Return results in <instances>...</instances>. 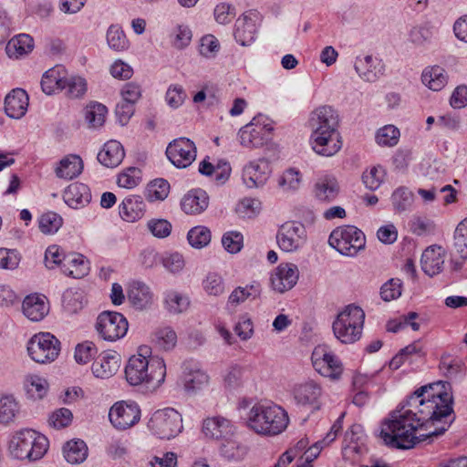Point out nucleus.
Returning <instances> with one entry per match:
<instances>
[{
  "label": "nucleus",
  "instance_id": "31",
  "mask_svg": "<svg viewBox=\"0 0 467 467\" xmlns=\"http://www.w3.org/2000/svg\"><path fill=\"white\" fill-rule=\"evenodd\" d=\"M125 156L124 149L120 142L115 140L106 142L98 154V161L108 168L119 166Z\"/></svg>",
  "mask_w": 467,
  "mask_h": 467
},
{
  "label": "nucleus",
  "instance_id": "47",
  "mask_svg": "<svg viewBox=\"0 0 467 467\" xmlns=\"http://www.w3.org/2000/svg\"><path fill=\"white\" fill-rule=\"evenodd\" d=\"M63 307L68 313L74 314L81 310L86 303L83 292L68 289L63 294Z\"/></svg>",
  "mask_w": 467,
  "mask_h": 467
},
{
  "label": "nucleus",
  "instance_id": "15",
  "mask_svg": "<svg viewBox=\"0 0 467 467\" xmlns=\"http://www.w3.org/2000/svg\"><path fill=\"white\" fill-rule=\"evenodd\" d=\"M202 432L210 440L227 441L235 433V427L230 420L218 415L203 420Z\"/></svg>",
  "mask_w": 467,
  "mask_h": 467
},
{
  "label": "nucleus",
  "instance_id": "51",
  "mask_svg": "<svg viewBox=\"0 0 467 467\" xmlns=\"http://www.w3.org/2000/svg\"><path fill=\"white\" fill-rule=\"evenodd\" d=\"M385 175L386 172L383 167L374 166L363 172L362 182L366 188L370 191H376L383 182Z\"/></svg>",
  "mask_w": 467,
  "mask_h": 467
},
{
  "label": "nucleus",
  "instance_id": "60",
  "mask_svg": "<svg viewBox=\"0 0 467 467\" xmlns=\"http://www.w3.org/2000/svg\"><path fill=\"white\" fill-rule=\"evenodd\" d=\"M243 234L236 231L227 232L222 238V244L224 249L231 254L240 252L243 247Z\"/></svg>",
  "mask_w": 467,
  "mask_h": 467
},
{
  "label": "nucleus",
  "instance_id": "10",
  "mask_svg": "<svg viewBox=\"0 0 467 467\" xmlns=\"http://www.w3.org/2000/svg\"><path fill=\"white\" fill-rule=\"evenodd\" d=\"M314 368L322 376L339 379L343 373V364L327 345L317 346L311 357Z\"/></svg>",
  "mask_w": 467,
  "mask_h": 467
},
{
  "label": "nucleus",
  "instance_id": "7",
  "mask_svg": "<svg viewBox=\"0 0 467 467\" xmlns=\"http://www.w3.org/2000/svg\"><path fill=\"white\" fill-rule=\"evenodd\" d=\"M148 427L160 439L170 440L182 432V417L172 408L158 410L151 415Z\"/></svg>",
  "mask_w": 467,
  "mask_h": 467
},
{
  "label": "nucleus",
  "instance_id": "17",
  "mask_svg": "<svg viewBox=\"0 0 467 467\" xmlns=\"http://www.w3.org/2000/svg\"><path fill=\"white\" fill-rule=\"evenodd\" d=\"M298 277L299 271L296 265L280 264L271 274V286L275 291L284 293L296 285Z\"/></svg>",
  "mask_w": 467,
  "mask_h": 467
},
{
  "label": "nucleus",
  "instance_id": "3",
  "mask_svg": "<svg viewBox=\"0 0 467 467\" xmlns=\"http://www.w3.org/2000/svg\"><path fill=\"white\" fill-rule=\"evenodd\" d=\"M288 423L287 412L274 403H256L249 410L246 417V425L250 430L269 437L282 433Z\"/></svg>",
  "mask_w": 467,
  "mask_h": 467
},
{
  "label": "nucleus",
  "instance_id": "35",
  "mask_svg": "<svg viewBox=\"0 0 467 467\" xmlns=\"http://www.w3.org/2000/svg\"><path fill=\"white\" fill-rule=\"evenodd\" d=\"M34 48V39L27 34H20L11 38L5 47L10 58H20L29 54Z\"/></svg>",
  "mask_w": 467,
  "mask_h": 467
},
{
  "label": "nucleus",
  "instance_id": "2",
  "mask_svg": "<svg viewBox=\"0 0 467 467\" xmlns=\"http://www.w3.org/2000/svg\"><path fill=\"white\" fill-rule=\"evenodd\" d=\"M166 364L162 358L151 355L148 346L139 347L125 367L127 382L134 387H140L147 391H155L165 381Z\"/></svg>",
  "mask_w": 467,
  "mask_h": 467
},
{
  "label": "nucleus",
  "instance_id": "29",
  "mask_svg": "<svg viewBox=\"0 0 467 467\" xmlns=\"http://www.w3.org/2000/svg\"><path fill=\"white\" fill-rule=\"evenodd\" d=\"M354 66L359 77L368 82H374L383 74L381 62L372 56L357 57Z\"/></svg>",
  "mask_w": 467,
  "mask_h": 467
},
{
  "label": "nucleus",
  "instance_id": "32",
  "mask_svg": "<svg viewBox=\"0 0 467 467\" xmlns=\"http://www.w3.org/2000/svg\"><path fill=\"white\" fill-rule=\"evenodd\" d=\"M62 272L73 278H82L89 272V263L78 253L67 254L63 263Z\"/></svg>",
  "mask_w": 467,
  "mask_h": 467
},
{
  "label": "nucleus",
  "instance_id": "20",
  "mask_svg": "<svg viewBox=\"0 0 467 467\" xmlns=\"http://www.w3.org/2000/svg\"><path fill=\"white\" fill-rule=\"evenodd\" d=\"M446 252L440 245H431L424 250L420 259L422 271L429 276H434L443 270Z\"/></svg>",
  "mask_w": 467,
  "mask_h": 467
},
{
  "label": "nucleus",
  "instance_id": "36",
  "mask_svg": "<svg viewBox=\"0 0 467 467\" xmlns=\"http://www.w3.org/2000/svg\"><path fill=\"white\" fill-rule=\"evenodd\" d=\"M422 83L434 91L441 90L448 82L445 69L440 66L426 67L421 74Z\"/></svg>",
  "mask_w": 467,
  "mask_h": 467
},
{
  "label": "nucleus",
  "instance_id": "59",
  "mask_svg": "<svg viewBox=\"0 0 467 467\" xmlns=\"http://www.w3.org/2000/svg\"><path fill=\"white\" fill-rule=\"evenodd\" d=\"M66 256L67 254L58 245H50L45 253L46 266L49 269H53L57 266L62 268Z\"/></svg>",
  "mask_w": 467,
  "mask_h": 467
},
{
  "label": "nucleus",
  "instance_id": "42",
  "mask_svg": "<svg viewBox=\"0 0 467 467\" xmlns=\"http://www.w3.org/2000/svg\"><path fill=\"white\" fill-rule=\"evenodd\" d=\"M19 412V405L13 395H0V423L13 421Z\"/></svg>",
  "mask_w": 467,
  "mask_h": 467
},
{
  "label": "nucleus",
  "instance_id": "49",
  "mask_svg": "<svg viewBox=\"0 0 467 467\" xmlns=\"http://www.w3.org/2000/svg\"><path fill=\"white\" fill-rule=\"evenodd\" d=\"M391 202L394 209L399 212L408 210L413 202V194L406 187H399L391 195Z\"/></svg>",
  "mask_w": 467,
  "mask_h": 467
},
{
  "label": "nucleus",
  "instance_id": "48",
  "mask_svg": "<svg viewBox=\"0 0 467 467\" xmlns=\"http://www.w3.org/2000/svg\"><path fill=\"white\" fill-rule=\"evenodd\" d=\"M190 305L189 298L176 291H170L165 296V306L170 313L180 314Z\"/></svg>",
  "mask_w": 467,
  "mask_h": 467
},
{
  "label": "nucleus",
  "instance_id": "55",
  "mask_svg": "<svg viewBox=\"0 0 467 467\" xmlns=\"http://www.w3.org/2000/svg\"><path fill=\"white\" fill-rule=\"evenodd\" d=\"M402 282L399 278H391L384 283L380 288V296L386 301L397 299L401 296Z\"/></svg>",
  "mask_w": 467,
  "mask_h": 467
},
{
  "label": "nucleus",
  "instance_id": "8",
  "mask_svg": "<svg viewBox=\"0 0 467 467\" xmlns=\"http://www.w3.org/2000/svg\"><path fill=\"white\" fill-rule=\"evenodd\" d=\"M128 328L127 318L119 312L104 311L97 317L96 330L105 341L115 342L124 337Z\"/></svg>",
  "mask_w": 467,
  "mask_h": 467
},
{
  "label": "nucleus",
  "instance_id": "21",
  "mask_svg": "<svg viewBox=\"0 0 467 467\" xmlns=\"http://www.w3.org/2000/svg\"><path fill=\"white\" fill-rule=\"evenodd\" d=\"M120 366V357L116 351H104L99 355L92 364V372L97 378L112 377Z\"/></svg>",
  "mask_w": 467,
  "mask_h": 467
},
{
  "label": "nucleus",
  "instance_id": "58",
  "mask_svg": "<svg viewBox=\"0 0 467 467\" xmlns=\"http://www.w3.org/2000/svg\"><path fill=\"white\" fill-rule=\"evenodd\" d=\"M140 170L135 167H130L118 176L117 183L119 187L131 189L136 187L140 182Z\"/></svg>",
  "mask_w": 467,
  "mask_h": 467
},
{
  "label": "nucleus",
  "instance_id": "54",
  "mask_svg": "<svg viewBox=\"0 0 467 467\" xmlns=\"http://www.w3.org/2000/svg\"><path fill=\"white\" fill-rule=\"evenodd\" d=\"M202 287L208 295L214 296L223 295L225 289L223 278L217 273H209L202 281Z\"/></svg>",
  "mask_w": 467,
  "mask_h": 467
},
{
  "label": "nucleus",
  "instance_id": "13",
  "mask_svg": "<svg viewBox=\"0 0 467 467\" xmlns=\"http://www.w3.org/2000/svg\"><path fill=\"white\" fill-rule=\"evenodd\" d=\"M166 155L175 167L184 169L196 159V147L190 139L178 138L169 143Z\"/></svg>",
  "mask_w": 467,
  "mask_h": 467
},
{
  "label": "nucleus",
  "instance_id": "40",
  "mask_svg": "<svg viewBox=\"0 0 467 467\" xmlns=\"http://www.w3.org/2000/svg\"><path fill=\"white\" fill-rule=\"evenodd\" d=\"M453 249L463 261H467V217L462 219L453 233Z\"/></svg>",
  "mask_w": 467,
  "mask_h": 467
},
{
  "label": "nucleus",
  "instance_id": "30",
  "mask_svg": "<svg viewBox=\"0 0 467 467\" xmlns=\"http://www.w3.org/2000/svg\"><path fill=\"white\" fill-rule=\"evenodd\" d=\"M294 398L301 405H317L322 395L321 387L313 380L306 381L295 386Z\"/></svg>",
  "mask_w": 467,
  "mask_h": 467
},
{
  "label": "nucleus",
  "instance_id": "14",
  "mask_svg": "<svg viewBox=\"0 0 467 467\" xmlns=\"http://www.w3.org/2000/svg\"><path fill=\"white\" fill-rule=\"evenodd\" d=\"M312 150L318 155L332 157L342 148V137L339 130H328L310 135Z\"/></svg>",
  "mask_w": 467,
  "mask_h": 467
},
{
  "label": "nucleus",
  "instance_id": "23",
  "mask_svg": "<svg viewBox=\"0 0 467 467\" xmlns=\"http://www.w3.org/2000/svg\"><path fill=\"white\" fill-rule=\"evenodd\" d=\"M127 297L130 305L138 310L150 307L153 302V294L150 287L140 281H133L129 285Z\"/></svg>",
  "mask_w": 467,
  "mask_h": 467
},
{
  "label": "nucleus",
  "instance_id": "34",
  "mask_svg": "<svg viewBox=\"0 0 467 467\" xmlns=\"http://www.w3.org/2000/svg\"><path fill=\"white\" fill-rule=\"evenodd\" d=\"M66 73L63 67H55L48 69L42 77L41 88L47 94L65 89Z\"/></svg>",
  "mask_w": 467,
  "mask_h": 467
},
{
  "label": "nucleus",
  "instance_id": "19",
  "mask_svg": "<svg viewBox=\"0 0 467 467\" xmlns=\"http://www.w3.org/2000/svg\"><path fill=\"white\" fill-rule=\"evenodd\" d=\"M311 134L328 130H338L339 117L330 106H322L314 110L310 118Z\"/></svg>",
  "mask_w": 467,
  "mask_h": 467
},
{
  "label": "nucleus",
  "instance_id": "25",
  "mask_svg": "<svg viewBox=\"0 0 467 467\" xmlns=\"http://www.w3.org/2000/svg\"><path fill=\"white\" fill-rule=\"evenodd\" d=\"M64 202L73 209H80L91 201V192L88 185L80 182L71 183L63 193Z\"/></svg>",
  "mask_w": 467,
  "mask_h": 467
},
{
  "label": "nucleus",
  "instance_id": "28",
  "mask_svg": "<svg viewBox=\"0 0 467 467\" xmlns=\"http://www.w3.org/2000/svg\"><path fill=\"white\" fill-rule=\"evenodd\" d=\"M208 204V194L202 189L188 192L181 202L182 209L187 214H199L206 210Z\"/></svg>",
  "mask_w": 467,
  "mask_h": 467
},
{
  "label": "nucleus",
  "instance_id": "62",
  "mask_svg": "<svg viewBox=\"0 0 467 467\" xmlns=\"http://www.w3.org/2000/svg\"><path fill=\"white\" fill-rule=\"evenodd\" d=\"M20 259V254L16 250L0 248V268L14 270L18 266Z\"/></svg>",
  "mask_w": 467,
  "mask_h": 467
},
{
  "label": "nucleus",
  "instance_id": "33",
  "mask_svg": "<svg viewBox=\"0 0 467 467\" xmlns=\"http://www.w3.org/2000/svg\"><path fill=\"white\" fill-rule=\"evenodd\" d=\"M49 307L44 296L29 295L23 301V313L32 321H40L48 313Z\"/></svg>",
  "mask_w": 467,
  "mask_h": 467
},
{
  "label": "nucleus",
  "instance_id": "38",
  "mask_svg": "<svg viewBox=\"0 0 467 467\" xmlns=\"http://www.w3.org/2000/svg\"><path fill=\"white\" fill-rule=\"evenodd\" d=\"M83 170V161L78 155H68L62 159L58 167L56 169V174L58 178L72 180L78 177Z\"/></svg>",
  "mask_w": 467,
  "mask_h": 467
},
{
  "label": "nucleus",
  "instance_id": "64",
  "mask_svg": "<svg viewBox=\"0 0 467 467\" xmlns=\"http://www.w3.org/2000/svg\"><path fill=\"white\" fill-rule=\"evenodd\" d=\"M185 99V90L180 85L171 86L166 92V101L171 108H179Z\"/></svg>",
  "mask_w": 467,
  "mask_h": 467
},
{
  "label": "nucleus",
  "instance_id": "4",
  "mask_svg": "<svg viewBox=\"0 0 467 467\" xmlns=\"http://www.w3.org/2000/svg\"><path fill=\"white\" fill-rule=\"evenodd\" d=\"M364 322V310L354 304L348 305L332 324L334 336L342 344H354L362 336Z\"/></svg>",
  "mask_w": 467,
  "mask_h": 467
},
{
  "label": "nucleus",
  "instance_id": "6",
  "mask_svg": "<svg viewBox=\"0 0 467 467\" xmlns=\"http://www.w3.org/2000/svg\"><path fill=\"white\" fill-rule=\"evenodd\" d=\"M329 244L343 255L355 256L366 245L364 233L353 225L337 227L328 238Z\"/></svg>",
  "mask_w": 467,
  "mask_h": 467
},
{
  "label": "nucleus",
  "instance_id": "43",
  "mask_svg": "<svg viewBox=\"0 0 467 467\" xmlns=\"http://www.w3.org/2000/svg\"><path fill=\"white\" fill-rule=\"evenodd\" d=\"M25 387L27 394L34 400H40L46 396L48 390L47 381L36 375L28 376Z\"/></svg>",
  "mask_w": 467,
  "mask_h": 467
},
{
  "label": "nucleus",
  "instance_id": "56",
  "mask_svg": "<svg viewBox=\"0 0 467 467\" xmlns=\"http://www.w3.org/2000/svg\"><path fill=\"white\" fill-rule=\"evenodd\" d=\"M66 94L70 99L82 97L87 91V83L83 78L71 77L66 78L65 82Z\"/></svg>",
  "mask_w": 467,
  "mask_h": 467
},
{
  "label": "nucleus",
  "instance_id": "26",
  "mask_svg": "<svg viewBox=\"0 0 467 467\" xmlns=\"http://www.w3.org/2000/svg\"><path fill=\"white\" fill-rule=\"evenodd\" d=\"M28 107V96L22 88L13 89L5 99V111L13 119L23 117Z\"/></svg>",
  "mask_w": 467,
  "mask_h": 467
},
{
  "label": "nucleus",
  "instance_id": "63",
  "mask_svg": "<svg viewBox=\"0 0 467 467\" xmlns=\"http://www.w3.org/2000/svg\"><path fill=\"white\" fill-rule=\"evenodd\" d=\"M97 348L93 342L78 344L75 349V359L79 364H87L96 355Z\"/></svg>",
  "mask_w": 467,
  "mask_h": 467
},
{
  "label": "nucleus",
  "instance_id": "39",
  "mask_svg": "<svg viewBox=\"0 0 467 467\" xmlns=\"http://www.w3.org/2000/svg\"><path fill=\"white\" fill-rule=\"evenodd\" d=\"M261 286L258 283L254 282L245 286H237L229 296L227 305L237 306L244 303L247 299H257L261 296Z\"/></svg>",
  "mask_w": 467,
  "mask_h": 467
},
{
  "label": "nucleus",
  "instance_id": "27",
  "mask_svg": "<svg viewBox=\"0 0 467 467\" xmlns=\"http://www.w3.org/2000/svg\"><path fill=\"white\" fill-rule=\"evenodd\" d=\"M120 217L127 222H136L143 217L146 205L140 195H130L122 201L119 207Z\"/></svg>",
  "mask_w": 467,
  "mask_h": 467
},
{
  "label": "nucleus",
  "instance_id": "46",
  "mask_svg": "<svg viewBox=\"0 0 467 467\" xmlns=\"http://www.w3.org/2000/svg\"><path fill=\"white\" fill-rule=\"evenodd\" d=\"M109 47L115 51H123L129 47V40L124 31L116 25H111L107 31Z\"/></svg>",
  "mask_w": 467,
  "mask_h": 467
},
{
  "label": "nucleus",
  "instance_id": "22",
  "mask_svg": "<svg viewBox=\"0 0 467 467\" xmlns=\"http://www.w3.org/2000/svg\"><path fill=\"white\" fill-rule=\"evenodd\" d=\"M269 130L265 126L254 124L253 121L239 130L241 145L246 148H258L268 140Z\"/></svg>",
  "mask_w": 467,
  "mask_h": 467
},
{
  "label": "nucleus",
  "instance_id": "50",
  "mask_svg": "<svg viewBox=\"0 0 467 467\" xmlns=\"http://www.w3.org/2000/svg\"><path fill=\"white\" fill-rule=\"evenodd\" d=\"M38 223L43 234H51L57 233L62 226L63 219L54 212H47L40 216Z\"/></svg>",
  "mask_w": 467,
  "mask_h": 467
},
{
  "label": "nucleus",
  "instance_id": "16",
  "mask_svg": "<svg viewBox=\"0 0 467 467\" xmlns=\"http://www.w3.org/2000/svg\"><path fill=\"white\" fill-rule=\"evenodd\" d=\"M258 16L255 10H249L236 19L234 36L241 46H249L254 41Z\"/></svg>",
  "mask_w": 467,
  "mask_h": 467
},
{
  "label": "nucleus",
  "instance_id": "5",
  "mask_svg": "<svg viewBox=\"0 0 467 467\" xmlns=\"http://www.w3.org/2000/svg\"><path fill=\"white\" fill-rule=\"evenodd\" d=\"M48 449V440L33 430L16 432L10 440L8 451L17 460L36 461L41 459Z\"/></svg>",
  "mask_w": 467,
  "mask_h": 467
},
{
  "label": "nucleus",
  "instance_id": "41",
  "mask_svg": "<svg viewBox=\"0 0 467 467\" xmlns=\"http://www.w3.org/2000/svg\"><path fill=\"white\" fill-rule=\"evenodd\" d=\"M107 113L106 106L99 102H93L85 108V119L89 128L97 129L104 124Z\"/></svg>",
  "mask_w": 467,
  "mask_h": 467
},
{
  "label": "nucleus",
  "instance_id": "18",
  "mask_svg": "<svg viewBox=\"0 0 467 467\" xmlns=\"http://www.w3.org/2000/svg\"><path fill=\"white\" fill-rule=\"evenodd\" d=\"M272 172L270 162L264 158L250 161L243 170V181L248 188L263 186Z\"/></svg>",
  "mask_w": 467,
  "mask_h": 467
},
{
  "label": "nucleus",
  "instance_id": "1",
  "mask_svg": "<svg viewBox=\"0 0 467 467\" xmlns=\"http://www.w3.org/2000/svg\"><path fill=\"white\" fill-rule=\"evenodd\" d=\"M452 413L451 394L423 386L384 420L380 437L391 448L409 450L443 434L454 420Z\"/></svg>",
  "mask_w": 467,
  "mask_h": 467
},
{
  "label": "nucleus",
  "instance_id": "57",
  "mask_svg": "<svg viewBox=\"0 0 467 467\" xmlns=\"http://www.w3.org/2000/svg\"><path fill=\"white\" fill-rule=\"evenodd\" d=\"M73 413L67 408H60L54 410L48 419L49 424L55 429H63L71 424Z\"/></svg>",
  "mask_w": 467,
  "mask_h": 467
},
{
  "label": "nucleus",
  "instance_id": "12",
  "mask_svg": "<svg viewBox=\"0 0 467 467\" xmlns=\"http://www.w3.org/2000/svg\"><path fill=\"white\" fill-rule=\"evenodd\" d=\"M109 419L118 430H128L140 420V409L135 402L119 401L109 410Z\"/></svg>",
  "mask_w": 467,
  "mask_h": 467
},
{
  "label": "nucleus",
  "instance_id": "9",
  "mask_svg": "<svg viewBox=\"0 0 467 467\" xmlns=\"http://www.w3.org/2000/svg\"><path fill=\"white\" fill-rule=\"evenodd\" d=\"M27 351L30 358L37 363L52 362L59 355L60 342L50 333H40L29 340Z\"/></svg>",
  "mask_w": 467,
  "mask_h": 467
},
{
  "label": "nucleus",
  "instance_id": "37",
  "mask_svg": "<svg viewBox=\"0 0 467 467\" xmlns=\"http://www.w3.org/2000/svg\"><path fill=\"white\" fill-rule=\"evenodd\" d=\"M88 449L87 444L79 439L67 441L63 446L65 460L70 464H80L88 457Z\"/></svg>",
  "mask_w": 467,
  "mask_h": 467
},
{
  "label": "nucleus",
  "instance_id": "52",
  "mask_svg": "<svg viewBox=\"0 0 467 467\" xmlns=\"http://www.w3.org/2000/svg\"><path fill=\"white\" fill-rule=\"evenodd\" d=\"M400 130L393 125L380 128L376 134V141L380 146L392 147L399 142Z\"/></svg>",
  "mask_w": 467,
  "mask_h": 467
},
{
  "label": "nucleus",
  "instance_id": "61",
  "mask_svg": "<svg viewBox=\"0 0 467 467\" xmlns=\"http://www.w3.org/2000/svg\"><path fill=\"white\" fill-rule=\"evenodd\" d=\"M147 228L157 238L168 237L171 233V223L165 219H151L147 223Z\"/></svg>",
  "mask_w": 467,
  "mask_h": 467
},
{
  "label": "nucleus",
  "instance_id": "53",
  "mask_svg": "<svg viewBox=\"0 0 467 467\" xmlns=\"http://www.w3.org/2000/svg\"><path fill=\"white\" fill-rule=\"evenodd\" d=\"M187 239L192 247L202 248L211 242V232L205 226H196L189 231Z\"/></svg>",
  "mask_w": 467,
  "mask_h": 467
},
{
  "label": "nucleus",
  "instance_id": "45",
  "mask_svg": "<svg viewBox=\"0 0 467 467\" xmlns=\"http://www.w3.org/2000/svg\"><path fill=\"white\" fill-rule=\"evenodd\" d=\"M169 192V182L164 179H157L148 184L145 195L150 202L163 201L168 196Z\"/></svg>",
  "mask_w": 467,
  "mask_h": 467
},
{
  "label": "nucleus",
  "instance_id": "24",
  "mask_svg": "<svg viewBox=\"0 0 467 467\" xmlns=\"http://www.w3.org/2000/svg\"><path fill=\"white\" fill-rule=\"evenodd\" d=\"M340 187L333 176H323L317 180L313 186V195L320 202L328 203L337 199Z\"/></svg>",
  "mask_w": 467,
  "mask_h": 467
},
{
  "label": "nucleus",
  "instance_id": "11",
  "mask_svg": "<svg viewBox=\"0 0 467 467\" xmlns=\"http://www.w3.org/2000/svg\"><path fill=\"white\" fill-rule=\"evenodd\" d=\"M306 237V230L302 223L288 221L279 227L276 234V242L282 251L293 253L303 247Z\"/></svg>",
  "mask_w": 467,
  "mask_h": 467
},
{
  "label": "nucleus",
  "instance_id": "44",
  "mask_svg": "<svg viewBox=\"0 0 467 467\" xmlns=\"http://www.w3.org/2000/svg\"><path fill=\"white\" fill-rule=\"evenodd\" d=\"M152 341L158 348L163 350H171L176 346L177 335L169 327L159 328L154 332Z\"/></svg>",
  "mask_w": 467,
  "mask_h": 467
}]
</instances>
